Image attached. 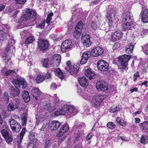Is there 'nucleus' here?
<instances>
[{
	"label": "nucleus",
	"instance_id": "f257e3e1",
	"mask_svg": "<svg viewBox=\"0 0 148 148\" xmlns=\"http://www.w3.org/2000/svg\"><path fill=\"white\" fill-rule=\"evenodd\" d=\"M12 83L15 87L11 86L9 88L10 93L13 97L18 96L20 93V91L18 87H20L22 86L23 89L27 87V84L25 80L24 79L17 78L14 79L12 81Z\"/></svg>",
	"mask_w": 148,
	"mask_h": 148
},
{
	"label": "nucleus",
	"instance_id": "f03ea898",
	"mask_svg": "<svg viewBox=\"0 0 148 148\" xmlns=\"http://www.w3.org/2000/svg\"><path fill=\"white\" fill-rule=\"evenodd\" d=\"M37 16L36 11L34 10L27 9L25 13L18 20V23H22L23 21L30 20V21L34 23L37 18Z\"/></svg>",
	"mask_w": 148,
	"mask_h": 148
},
{
	"label": "nucleus",
	"instance_id": "7ed1b4c3",
	"mask_svg": "<svg viewBox=\"0 0 148 148\" xmlns=\"http://www.w3.org/2000/svg\"><path fill=\"white\" fill-rule=\"evenodd\" d=\"M132 16L131 15L129 12H127L125 17L123 19V24L122 25V30L127 31L132 28L134 27L132 20Z\"/></svg>",
	"mask_w": 148,
	"mask_h": 148
},
{
	"label": "nucleus",
	"instance_id": "20e7f679",
	"mask_svg": "<svg viewBox=\"0 0 148 148\" xmlns=\"http://www.w3.org/2000/svg\"><path fill=\"white\" fill-rule=\"evenodd\" d=\"M131 57L130 55H123L119 56L118 57V61L120 65L118 66L119 69L122 71L127 70L128 62Z\"/></svg>",
	"mask_w": 148,
	"mask_h": 148
},
{
	"label": "nucleus",
	"instance_id": "39448f33",
	"mask_svg": "<svg viewBox=\"0 0 148 148\" xmlns=\"http://www.w3.org/2000/svg\"><path fill=\"white\" fill-rule=\"evenodd\" d=\"M106 17L108 21V29L109 30H112L114 29L115 27H116L117 23L116 22L118 20V18L116 16H114V20L115 19V21H112V14L110 11H108L107 14L106 15Z\"/></svg>",
	"mask_w": 148,
	"mask_h": 148
},
{
	"label": "nucleus",
	"instance_id": "423d86ee",
	"mask_svg": "<svg viewBox=\"0 0 148 148\" xmlns=\"http://www.w3.org/2000/svg\"><path fill=\"white\" fill-rule=\"evenodd\" d=\"M75 29V31L74 32L73 35L77 39H78L81 35L85 31V25L82 21H80L77 23Z\"/></svg>",
	"mask_w": 148,
	"mask_h": 148
},
{
	"label": "nucleus",
	"instance_id": "0eeeda50",
	"mask_svg": "<svg viewBox=\"0 0 148 148\" xmlns=\"http://www.w3.org/2000/svg\"><path fill=\"white\" fill-rule=\"evenodd\" d=\"M40 101L42 103L43 109L46 111L51 112L54 111L56 108V105L54 106L53 104L51 105L49 102L46 100L45 98H43L41 99Z\"/></svg>",
	"mask_w": 148,
	"mask_h": 148
},
{
	"label": "nucleus",
	"instance_id": "6e6552de",
	"mask_svg": "<svg viewBox=\"0 0 148 148\" xmlns=\"http://www.w3.org/2000/svg\"><path fill=\"white\" fill-rule=\"evenodd\" d=\"M97 66L98 69L101 71H107L109 69V64L106 61L103 60H99L97 64Z\"/></svg>",
	"mask_w": 148,
	"mask_h": 148
},
{
	"label": "nucleus",
	"instance_id": "1a4fd4ad",
	"mask_svg": "<svg viewBox=\"0 0 148 148\" xmlns=\"http://www.w3.org/2000/svg\"><path fill=\"white\" fill-rule=\"evenodd\" d=\"M10 125L12 130L14 132H18L21 129V126L20 124L14 119H10Z\"/></svg>",
	"mask_w": 148,
	"mask_h": 148
},
{
	"label": "nucleus",
	"instance_id": "9d476101",
	"mask_svg": "<svg viewBox=\"0 0 148 148\" xmlns=\"http://www.w3.org/2000/svg\"><path fill=\"white\" fill-rule=\"evenodd\" d=\"M31 94L34 98V99L36 100L37 102L40 101L41 98L42 97V93L38 88L36 87L34 88L32 90Z\"/></svg>",
	"mask_w": 148,
	"mask_h": 148
},
{
	"label": "nucleus",
	"instance_id": "9b49d317",
	"mask_svg": "<svg viewBox=\"0 0 148 148\" xmlns=\"http://www.w3.org/2000/svg\"><path fill=\"white\" fill-rule=\"evenodd\" d=\"M38 46L40 50L43 52L45 51L48 48V41L47 40L40 39L38 42Z\"/></svg>",
	"mask_w": 148,
	"mask_h": 148
},
{
	"label": "nucleus",
	"instance_id": "f8f14e48",
	"mask_svg": "<svg viewBox=\"0 0 148 148\" xmlns=\"http://www.w3.org/2000/svg\"><path fill=\"white\" fill-rule=\"evenodd\" d=\"M64 110L66 112V116H70L75 115L77 113V111L74 106H67L64 105Z\"/></svg>",
	"mask_w": 148,
	"mask_h": 148
},
{
	"label": "nucleus",
	"instance_id": "ddd939ff",
	"mask_svg": "<svg viewBox=\"0 0 148 148\" xmlns=\"http://www.w3.org/2000/svg\"><path fill=\"white\" fill-rule=\"evenodd\" d=\"M61 60L60 55L58 54L53 55L51 58V65L54 68L57 67L59 66Z\"/></svg>",
	"mask_w": 148,
	"mask_h": 148
},
{
	"label": "nucleus",
	"instance_id": "4468645a",
	"mask_svg": "<svg viewBox=\"0 0 148 148\" xmlns=\"http://www.w3.org/2000/svg\"><path fill=\"white\" fill-rule=\"evenodd\" d=\"M109 35V37H108V39L111 40L112 39L113 41H117L119 40L122 37V34L120 30H117L114 33H112L110 34H108ZM108 34L106 35L107 36Z\"/></svg>",
	"mask_w": 148,
	"mask_h": 148
},
{
	"label": "nucleus",
	"instance_id": "2eb2a0df",
	"mask_svg": "<svg viewBox=\"0 0 148 148\" xmlns=\"http://www.w3.org/2000/svg\"><path fill=\"white\" fill-rule=\"evenodd\" d=\"M107 95H98L96 96L95 98L93 99L92 101H91V103L94 107H96L98 106H99L101 102L106 97Z\"/></svg>",
	"mask_w": 148,
	"mask_h": 148
},
{
	"label": "nucleus",
	"instance_id": "dca6fc26",
	"mask_svg": "<svg viewBox=\"0 0 148 148\" xmlns=\"http://www.w3.org/2000/svg\"><path fill=\"white\" fill-rule=\"evenodd\" d=\"M72 47L71 41L70 40H66L64 41L61 46V50L63 52L69 51Z\"/></svg>",
	"mask_w": 148,
	"mask_h": 148
},
{
	"label": "nucleus",
	"instance_id": "f3484780",
	"mask_svg": "<svg viewBox=\"0 0 148 148\" xmlns=\"http://www.w3.org/2000/svg\"><path fill=\"white\" fill-rule=\"evenodd\" d=\"M79 69L78 65L74 64L71 65V67L66 66L65 69L67 71H69L71 75H75L78 73Z\"/></svg>",
	"mask_w": 148,
	"mask_h": 148
},
{
	"label": "nucleus",
	"instance_id": "a211bd4d",
	"mask_svg": "<svg viewBox=\"0 0 148 148\" xmlns=\"http://www.w3.org/2000/svg\"><path fill=\"white\" fill-rule=\"evenodd\" d=\"M90 38V36L88 34H86L82 37V42L84 46L88 47L91 45Z\"/></svg>",
	"mask_w": 148,
	"mask_h": 148
},
{
	"label": "nucleus",
	"instance_id": "6ab92c4d",
	"mask_svg": "<svg viewBox=\"0 0 148 148\" xmlns=\"http://www.w3.org/2000/svg\"><path fill=\"white\" fill-rule=\"evenodd\" d=\"M96 88L98 90L104 91L107 90V85L103 81H99L97 82Z\"/></svg>",
	"mask_w": 148,
	"mask_h": 148
},
{
	"label": "nucleus",
	"instance_id": "aec40b11",
	"mask_svg": "<svg viewBox=\"0 0 148 148\" xmlns=\"http://www.w3.org/2000/svg\"><path fill=\"white\" fill-rule=\"evenodd\" d=\"M91 55V52L90 51H87L83 53L82 58L80 63L81 64H85L88 59L89 58Z\"/></svg>",
	"mask_w": 148,
	"mask_h": 148
},
{
	"label": "nucleus",
	"instance_id": "412c9836",
	"mask_svg": "<svg viewBox=\"0 0 148 148\" xmlns=\"http://www.w3.org/2000/svg\"><path fill=\"white\" fill-rule=\"evenodd\" d=\"M9 37L10 39L8 43V46L6 48H8V50L10 51L11 53L15 51L14 47L13 46V45L15 43V42L13 37L12 36L10 35L9 36Z\"/></svg>",
	"mask_w": 148,
	"mask_h": 148
},
{
	"label": "nucleus",
	"instance_id": "4be33fe9",
	"mask_svg": "<svg viewBox=\"0 0 148 148\" xmlns=\"http://www.w3.org/2000/svg\"><path fill=\"white\" fill-rule=\"evenodd\" d=\"M103 52V50L102 47H97L92 50V55L94 57H97L101 55Z\"/></svg>",
	"mask_w": 148,
	"mask_h": 148
},
{
	"label": "nucleus",
	"instance_id": "5701e85b",
	"mask_svg": "<svg viewBox=\"0 0 148 148\" xmlns=\"http://www.w3.org/2000/svg\"><path fill=\"white\" fill-rule=\"evenodd\" d=\"M60 123L57 121H53L49 124V129L51 130L57 129L60 127Z\"/></svg>",
	"mask_w": 148,
	"mask_h": 148
},
{
	"label": "nucleus",
	"instance_id": "b1692460",
	"mask_svg": "<svg viewBox=\"0 0 148 148\" xmlns=\"http://www.w3.org/2000/svg\"><path fill=\"white\" fill-rule=\"evenodd\" d=\"M84 74L89 79L91 80L95 78V75L94 72L92 71L91 69L90 68H87L85 70L84 72Z\"/></svg>",
	"mask_w": 148,
	"mask_h": 148
},
{
	"label": "nucleus",
	"instance_id": "393cba45",
	"mask_svg": "<svg viewBox=\"0 0 148 148\" xmlns=\"http://www.w3.org/2000/svg\"><path fill=\"white\" fill-rule=\"evenodd\" d=\"M12 53H10V51L8 48H6L5 51V53L3 57V61L6 63H8L10 59V56Z\"/></svg>",
	"mask_w": 148,
	"mask_h": 148
},
{
	"label": "nucleus",
	"instance_id": "a878e982",
	"mask_svg": "<svg viewBox=\"0 0 148 148\" xmlns=\"http://www.w3.org/2000/svg\"><path fill=\"white\" fill-rule=\"evenodd\" d=\"M141 14L142 21L144 23L148 22V10L146 9L142 11Z\"/></svg>",
	"mask_w": 148,
	"mask_h": 148
},
{
	"label": "nucleus",
	"instance_id": "bb28decb",
	"mask_svg": "<svg viewBox=\"0 0 148 148\" xmlns=\"http://www.w3.org/2000/svg\"><path fill=\"white\" fill-rule=\"evenodd\" d=\"M80 85L86 88L88 85V83L86 78L84 77H80L78 79Z\"/></svg>",
	"mask_w": 148,
	"mask_h": 148
},
{
	"label": "nucleus",
	"instance_id": "cd10ccee",
	"mask_svg": "<svg viewBox=\"0 0 148 148\" xmlns=\"http://www.w3.org/2000/svg\"><path fill=\"white\" fill-rule=\"evenodd\" d=\"M89 92L87 91H82L81 94L83 98L86 100H88L90 102L92 101L93 98L92 97H90L88 95Z\"/></svg>",
	"mask_w": 148,
	"mask_h": 148
},
{
	"label": "nucleus",
	"instance_id": "c85d7f7f",
	"mask_svg": "<svg viewBox=\"0 0 148 148\" xmlns=\"http://www.w3.org/2000/svg\"><path fill=\"white\" fill-rule=\"evenodd\" d=\"M42 64L43 67L46 68L50 67L51 65V62L48 59L44 58L41 60Z\"/></svg>",
	"mask_w": 148,
	"mask_h": 148
},
{
	"label": "nucleus",
	"instance_id": "c756f323",
	"mask_svg": "<svg viewBox=\"0 0 148 148\" xmlns=\"http://www.w3.org/2000/svg\"><path fill=\"white\" fill-rule=\"evenodd\" d=\"M29 94L28 92L26 90L23 92L22 97L26 103L28 102L30 100V97Z\"/></svg>",
	"mask_w": 148,
	"mask_h": 148
},
{
	"label": "nucleus",
	"instance_id": "7c9ffc66",
	"mask_svg": "<svg viewBox=\"0 0 148 148\" xmlns=\"http://www.w3.org/2000/svg\"><path fill=\"white\" fill-rule=\"evenodd\" d=\"M134 43L129 44L126 46V52L128 54H130L133 51Z\"/></svg>",
	"mask_w": 148,
	"mask_h": 148
},
{
	"label": "nucleus",
	"instance_id": "2f4dec72",
	"mask_svg": "<svg viewBox=\"0 0 148 148\" xmlns=\"http://www.w3.org/2000/svg\"><path fill=\"white\" fill-rule=\"evenodd\" d=\"M35 134L34 133L31 131L29 132L28 137L31 141L32 142H36L37 143H39V141L35 138Z\"/></svg>",
	"mask_w": 148,
	"mask_h": 148
},
{
	"label": "nucleus",
	"instance_id": "473e14b6",
	"mask_svg": "<svg viewBox=\"0 0 148 148\" xmlns=\"http://www.w3.org/2000/svg\"><path fill=\"white\" fill-rule=\"evenodd\" d=\"M18 105L12 102H10L8 106V109L9 111H10L18 108Z\"/></svg>",
	"mask_w": 148,
	"mask_h": 148
},
{
	"label": "nucleus",
	"instance_id": "72a5a7b5",
	"mask_svg": "<svg viewBox=\"0 0 148 148\" xmlns=\"http://www.w3.org/2000/svg\"><path fill=\"white\" fill-rule=\"evenodd\" d=\"M56 116H59L60 115H65L66 116V111L64 110V106L62 110L59 109L57 110L55 114Z\"/></svg>",
	"mask_w": 148,
	"mask_h": 148
},
{
	"label": "nucleus",
	"instance_id": "f704fd0d",
	"mask_svg": "<svg viewBox=\"0 0 148 148\" xmlns=\"http://www.w3.org/2000/svg\"><path fill=\"white\" fill-rule=\"evenodd\" d=\"M56 74L61 79H63L64 77V75L61 71L60 68L56 69L55 71Z\"/></svg>",
	"mask_w": 148,
	"mask_h": 148
},
{
	"label": "nucleus",
	"instance_id": "c9c22d12",
	"mask_svg": "<svg viewBox=\"0 0 148 148\" xmlns=\"http://www.w3.org/2000/svg\"><path fill=\"white\" fill-rule=\"evenodd\" d=\"M140 129L142 130H146L148 129V121L140 124Z\"/></svg>",
	"mask_w": 148,
	"mask_h": 148
},
{
	"label": "nucleus",
	"instance_id": "e433bc0d",
	"mask_svg": "<svg viewBox=\"0 0 148 148\" xmlns=\"http://www.w3.org/2000/svg\"><path fill=\"white\" fill-rule=\"evenodd\" d=\"M53 97L54 98L53 100L54 104L53 105L54 106L56 105V108L57 106H60L59 99L58 97L56 95L54 94Z\"/></svg>",
	"mask_w": 148,
	"mask_h": 148
},
{
	"label": "nucleus",
	"instance_id": "4c0bfd02",
	"mask_svg": "<svg viewBox=\"0 0 148 148\" xmlns=\"http://www.w3.org/2000/svg\"><path fill=\"white\" fill-rule=\"evenodd\" d=\"M45 79V77L44 75L38 74L36 77V81L37 83H39L43 82Z\"/></svg>",
	"mask_w": 148,
	"mask_h": 148
},
{
	"label": "nucleus",
	"instance_id": "58836bf2",
	"mask_svg": "<svg viewBox=\"0 0 148 148\" xmlns=\"http://www.w3.org/2000/svg\"><path fill=\"white\" fill-rule=\"evenodd\" d=\"M34 40L35 38L33 36H29L26 40L25 42V45H27L28 44L32 43Z\"/></svg>",
	"mask_w": 148,
	"mask_h": 148
},
{
	"label": "nucleus",
	"instance_id": "ea45409f",
	"mask_svg": "<svg viewBox=\"0 0 148 148\" xmlns=\"http://www.w3.org/2000/svg\"><path fill=\"white\" fill-rule=\"evenodd\" d=\"M7 38V36L2 30H0V40H3Z\"/></svg>",
	"mask_w": 148,
	"mask_h": 148
},
{
	"label": "nucleus",
	"instance_id": "a19ab883",
	"mask_svg": "<svg viewBox=\"0 0 148 148\" xmlns=\"http://www.w3.org/2000/svg\"><path fill=\"white\" fill-rule=\"evenodd\" d=\"M24 135L20 134L19 138H18L17 141V144L16 146H17V148H21V143L22 140V139L24 136Z\"/></svg>",
	"mask_w": 148,
	"mask_h": 148
},
{
	"label": "nucleus",
	"instance_id": "79ce46f5",
	"mask_svg": "<svg viewBox=\"0 0 148 148\" xmlns=\"http://www.w3.org/2000/svg\"><path fill=\"white\" fill-rule=\"evenodd\" d=\"M39 143L36 142H30L27 145V148H35L37 146Z\"/></svg>",
	"mask_w": 148,
	"mask_h": 148
},
{
	"label": "nucleus",
	"instance_id": "37998d69",
	"mask_svg": "<svg viewBox=\"0 0 148 148\" xmlns=\"http://www.w3.org/2000/svg\"><path fill=\"white\" fill-rule=\"evenodd\" d=\"M116 121L122 126L124 127L126 125V122L123 120L121 119L119 117L116 118Z\"/></svg>",
	"mask_w": 148,
	"mask_h": 148
},
{
	"label": "nucleus",
	"instance_id": "c03bdc74",
	"mask_svg": "<svg viewBox=\"0 0 148 148\" xmlns=\"http://www.w3.org/2000/svg\"><path fill=\"white\" fill-rule=\"evenodd\" d=\"M148 140V136L143 135L140 139V142L141 143H144L145 144L147 143L148 141H147Z\"/></svg>",
	"mask_w": 148,
	"mask_h": 148
},
{
	"label": "nucleus",
	"instance_id": "a18cd8bd",
	"mask_svg": "<svg viewBox=\"0 0 148 148\" xmlns=\"http://www.w3.org/2000/svg\"><path fill=\"white\" fill-rule=\"evenodd\" d=\"M120 108L118 106L113 105L110 109V112L111 113H114L119 111Z\"/></svg>",
	"mask_w": 148,
	"mask_h": 148
},
{
	"label": "nucleus",
	"instance_id": "49530a36",
	"mask_svg": "<svg viewBox=\"0 0 148 148\" xmlns=\"http://www.w3.org/2000/svg\"><path fill=\"white\" fill-rule=\"evenodd\" d=\"M9 97L8 94L7 92H4L2 100L5 101V103H6L8 102L9 101Z\"/></svg>",
	"mask_w": 148,
	"mask_h": 148
},
{
	"label": "nucleus",
	"instance_id": "de8ad7c7",
	"mask_svg": "<svg viewBox=\"0 0 148 148\" xmlns=\"http://www.w3.org/2000/svg\"><path fill=\"white\" fill-rule=\"evenodd\" d=\"M69 130V127L68 124H65L62 126L60 130L62 131L65 133Z\"/></svg>",
	"mask_w": 148,
	"mask_h": 148
},
{
	"label": "nucleus",
	"instance_id": "09e8293b",
	"mask_svg": "<svg viewBox=\"0 0 148 148\" xmlns=\"http://www.w3.org/2000/svg\"><path fill=\"white\" fill-rule=\"evenodd\" d=\"M4 138L6 142L9 144H10L13 140L10 134Z\"/></svg>",
	"mask_w": 148,
	"mask_h": 148
},
{
	"label": "nucleus",
	"instance_id": "8fccbe9b",
	"mask_svg": "<svg viewBox=\"0 0 148 148\" xmlns=\"http://www.w3.org/2000/svg\"><path fill=\"white\" fill-rule=\"evenodd\" d=\"M53 13H51L49 14L47 17L46 19V23L48 25L50 24V21L52 19L51 17L53 16Z\"/></svg>",
	"mask_w": 148,
	"mask_h": 148
},
{
	"label": "nucleus",
	"instance_id": "3c124183",
	"mask_svg": "<svg viewBox=\"0 0 148 148\" xmlns=\"http://www.w3.org/2000/svg\"><path fill=\"white\" fill-rule=\"evenodd\" d=\"M1 133L4 138L9 135V133L7 130L5 129H3L1 131Z\"/></svg>",
	"mask_w": 148,
	"mask_h": 148
},
{
	"label": "nucleus",
	"instance_id": "603ef678",
	"mask_svg": "<svg viewBox=\"0 0 148 148\" xmlns=\"http://www.w3.org/2000/svg\"><path fill=\"white\" fill-rule=\"evenodd\" d=\"M107 127L109 129H113L115 127V125L112 122H109L107 125Z\"/></svg>",
	"mask_w": 148,
	"mask_h": 148
},
{
	"label": "nucleus",
	"instance_id": "864d4df0",
	"mask_svg": "<svg viewBox=\"0 0 148 148\" xmlns=\"http://www.w3.org/2000/svg\"><path fill=\"white\" fill-rule=\"evenodd\" d=\"M14 101L15 102V104H16V105H18V106L20 105L21 104V100L20 98L19 97H18L14 99Z\"/></svg>",
	"mask_w": 148,
	"mask_h": 148
},
{
	"label": "nucleus",
	"instance_id": "5fc2aeb1",
	"mask_svg": "<svg viewBox=\"0 0 148 148\" xmlns=\"http://www.w3.org/2000/svg\"><path fill=\"white\" fill-rule=\"evenodd\" d=\"M144 53L147 55H148V44L145 45L142 47Z\"/></svg>",
	"mask_w": 148,
	"mask_h": 148
},
{
	"label": "nucleus",
	"instance_id": "6e6d98bb",
	"mask_svg": "<svg viewBox=\"0 0 148 148\" xmlns=\"http://www.w3.org/2000/svg\"><path fill=\"white\" fill-rule=\"evenodd\" d=\"M51 144L50 140H45V142L44 147L45 148H50Z\"/></svg>",
	"mask_w": 148,
	"mask_h": 148
},
{
	"label": "nucleus",
	"instance_id": "4d7b16f0",
	"mask_svg": "<svg viewBox=\"0 0 148 148\" xmlns=\"http://www.w3.org/2000/svg\"><path fill=\"white\" fill-rule=\"evenodd\" d=\"M45 23V21L43 20L41 22V23L40 24L38 25L36 27L38 28H39L40 29H42L44 27Z\"/></svg>",
	"mask_w": 148,
	"mask_h": 148
},
{
	"label": "nucleus",
	"instance_id": "13d9d810",
	"mask_svg": "<svg viewBox=\"0 0 148 148\" xmlns=\"http://www.w3.org/2000/svg\"><path fill=\"white\" fill-rule=\"evenodd\" d=\"M15 72L13 70H9L6 71L5 73V76H8V75H11L12 74L15 73Z\"/></svg>",
	"mask_w": 148,
	"mask_h": 148
},
{
	"label": "nucleus",
	"instance_id": "bf43d9fd",
	"mask_svg": "<svg viewBox=\"0 0 148 148\" xmlns=\"http://www.w3.org/2000/svg\"><path fill=\"white\" fill-rule=\"evenodd\" d=\"M120 46V44L118 42H116L114 44L113 46V47L112 49L113 50H116L118 49Z\"/></svg>",
	"mask_w": 148,
	"mask_h": 148
},
{
	"label": "nucleus",
	"instance_id": "052dcab7",
	"mask_svg": "<svg viewBox=\"0 0 148 148\" xmlns=\"http://www.w3.org/2000/svg\"><path fill=\"white\" fill-rule=\"evenodd\" d=\"M26 0H15L16 4H23L26 2Z\"/></svg>",
	"mask_w": 148,
	"mask_h": 148
},
{
	"label": "nucleus",
	"instance_id": "680f3d73",
	"mask_svg": "<svg viewBox=\"0 0 148 148\" xmlns=\"http://www.w3.org/2000/svg\"><path fill=\"white\" fill-rule=\"evenodd\" d=\"M65 133L62 131L61 130H60L59 132L57 134L56 136L57 137H61L62 136H65L64 135V134Z\"/></svg>",
	"mask_w": 148,
	"mask_h": 148
},
{
	"label": "nucleus",
	"instance_id": "e2e57ef3",
	"mask_svg": "<svg viewBox=\"0 0 148 148\" xmlns=\"http://www.w3.org/2000/svg\"><path fill=\"white\" fill-rule=\"evenodd\" d=\"M28 34V32L26 30H24L20 33L21 36V37L23 36V37H26V36Z\"/></svg>",
	"mask_w": 148,
	"mask_h": 148
},
{
	"label": "nucleus",
	"instance_id": "0e129e2a",
	"mask_svg": "<svg viewBox=\"0 0 148 148\" xmlns=\"http://www.w3.org/2000/svg\"><path fill=\"white\" fill-rule=\"evenodd\" d=\"M57 88V85L56 83H52L50 86V88L52 90H53L56 89Z\"/></svg>",
	"mask_w": 148,
	"mask_h": 148
},
{
	"label": "nucleus",
	"instance_id": "69168bd1",
	"mask_svg": "<svg viewBox=\"0 0 148 148\" xmlns=\"http://www.w3.org/2000/svg\"><path fill=\"white\" fill-rule=\"evenodd\" d=\"M90 27L93 30H95L97 28V26L95 23L92 22L91 23Z\"/></svg>",
	"mask_w": 148,
	"mask_h": 148
},
{
	"label": "nucleus",
	"instance_id": "338daca9",
	"mask_svg": "<svg viewBox=\"0 0 148 148\" xmlns=\"http://www.w3.org/2000/svg\"><path fill=\"white\" fill-rule=\"evenodd\" d=\"M139 77V72H137L135 73L134 75V82L137 79L138 77Z\"/></svg>",
	"mask_w": 148,
	"mask_h": 148
},
{
	"label": "nucleus",
	"instance_id": "774afa93",
	"mask_svg": "<svg viewBox=\"0 0 148 148\" xmlns=\"http://www.w3.org/2000/svg\"><path fill=\"white\" fill-rule=\"evenodd\" d=\"M144 30L143 29H141L138 30L139 33L138 34V36H142L143 34H144Z\"/></svg>",
	"mask_w": 148,
	"mask_h": 148
}]
</instances>
